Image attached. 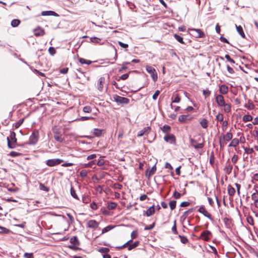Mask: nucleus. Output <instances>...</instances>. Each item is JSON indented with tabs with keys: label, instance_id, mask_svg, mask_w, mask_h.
<instances>
[{
	"label": "nucleus",
	"instance_id": "1",
	"mask_svg": "<svg viewBox=\"0 0 258 258\" xmlns=\"http://www.w3.org/2000/svg\"><path fill=\"white\" fill-rule=\"evenodd\" d=\"M7 141L9 148L11 149L15 148L17 143V139L16 138V134L15 132H11L10 136L7 137Z\"/></svg>",
	"mask_w": 258,
	"mask_h": 258
},
{
	"label": "nucleus",
	"instance_id": "2",
	"mask_svg": "<svg viewBox=\"0 0 258 258\" xmlns=\"http://www.w3.org/2000/svg\"><path fill=\"white\" fill-rule=\"evenodd\" d=\"M113 100L118 104H127L129 103L130 100L126 97H121L118 95H113Z\"/></svg>",
	"mask_w": 258,
	"mask_h": 258
},
{
	"label": "nucleus",
	"instance_id": "3",
	"mask_svg": "<svg viewBox=\"0 0 258 258\" xmlns=\"http://www.w3.org/2000/svg\"><path fill=\"white\" fill-rule=\"evenodd\" d=\"M191 145L196 149H200L204 147V139H199L198 141L195 140L194 139H190Z\"/></svg>",
	"mask_w": 258,
	"mask_h": 258
},
{
	"label": "nucleus",
	"instance_id": "4",
	"mask_svg": "<svg viewBox=\"0 0 258 258\" xmlns=\"http://www.w3.org/2000/svg\"><path fill=\"white\" fill-rule=\"evenodd\" d=\"M191 32V35L196 38H204L205 36L204 33L200 29L188 28Z\"/></svg>",
	"mask_w": 258,
	"mask_h": 258
},
{
	"label": "nucleus",
	"instance_id": "5",
	"mask_svg": "<svg viewBox=\"0 0 258 258\" xmlns=\"http://www.w3.org/2000/svg\"><path fill=\"white\" fill-rule=\"evenodd\" d=\"M39 138V132L38 130H34L33 131L32 134L29 137V144L34 145L35 144Z\"/></svg>",
	"mask_w": 258,
	"mask_h": 258
},
{
	"label": "nucleus",
	"instance_id": "6",
	"mask_svg": "<svg viewBox=\"0 0 258 258\" xmlns=\"http://www.w3.org/2000/svg\"><path fill=\"white\" fill-rule=\"evenodd\" d=\"M146 70L150 74L153 80L155 82L158 79V75L156 70L151 66H146Z\"/></svg>",
	"mask_w": 258,
	"mask_h": 258
},
{
	"label": "nucleus",
	"instance_id": "7",
	"mask_svg": "<svg viewBox=\"0 0 258 258\" xmlns=\"http://www.w3.org/2000/svg\"><path fill=\"white\" fill-rule=\"evenodd\" d=\"M63 160L60 159H49L46 161V164L49 167H52L57 165L63 162Z\"/></svg>",
	"mask_w": 258,
	"mask_h": 258
},
{
	"label": "nucleus",
	"instance_id": "8",
	"mask_svg": "<svg viewBox=\"0 0 258 258\" xmlns=\"http://www.w3.org/2000/svg\"><path fill=\"white\" fill-rule=\"evenodd\" d=\"M198 212L203 214L205 217H207L210 220H213L212 215L206 210L204 206H202L200 207L198 209Z\"/></svg>",
	"mask_w": 258,
	"mask_h": 258
},
{
	"label": "nucleus",
	"instance_id": "9",
	"mask_svg": "<svg viewBox=\"0 0 258 258\" xmlns=\"http://www.w3.org/2000/svg\"><path fill=\"white\" fill-rule=\"evenodd\" d=\"M215 101L219 107H222L225 103L224 97L221 94L216 96Z\"/></svg>",
	"mask_w": 258,
	"mask_h": 258
},
{
	"label": "nucleus",
	"instance_id": "10",
	"mask_svg": "<svg viewBox=\"0 0 258 258\" xmlns=\"http://www.w3.org/2000/svg\"><path fill=\"white\" fill-rule=\"evenodd\" d=\"M156 171V167L154 165L151 169L148 168L146 171V176L150 178L153 174H155Z\"/></svg>",
	"mask_w": 258,
	"mask_h": 258
},
{
	"label": "nucleus",
	"instance_id": "11",
	"mask_svg": "<svg viewBox=\"0 0 258 258\" xmlns=\"http://www.w3.org/2000/svg\"><path fill=\"white\" fill-rule=\"evenodd\" d=\"M211 232L208 230L204 231L201 234V237L206 241H208L210 239V235Z\"/></svg>",
	"mask_w": 258,
	"mask_h": 258
},
{
	"label": "nucleus",
	"instance_id": "12",
	"mask_svg": "<svg viewBox=\"0 0 258 258\" xmlns=\"http://www.w3.org/2000/svg\"><path fill=\"white\" fill-rule=\"evenodd\" d=\"M164 139L166 142H169L171 144H175L176 142L175 137L172 134H169L165 136Z\"/></svg>",
	"mask_w": 258,
	"mask_h": 258
},
{
	"label": "nucleus",
	"instance_id": "13",
	"mask_svg": "<svg viewBox=\"0 0 258 258\" xmlns=\"http://www.w3.org/2000/svg\"><path fill=\"white\" fill-rule=\"evenodd\" d=\"M192 118L189 115H181L179 116L178 120L179 122L183 123L186 121H189Z\"/></svg>",
	"mask_w": 258,
	"mask_h": 258
},
{
	"label": "nucleus",
	"instance_id": "14",
	"mask_svg": "<svg viewBox=\"0 0 258 258\" xmlns=\"http://www.w3.org/2000/svg\"><path fill=\"white\" fill-rule=\"evenodd\" d=\"M98 225L99 223L94 220H90L87 223V227L91 228H96Z\"/></svg>",
	"mask_w": 258,
	"mask_h": 258
},
{
	"label": "nucleus",
	"instance_id": "15",
	"mask_svg": "<svg viewBox=\"0 0 258 258\" xmlns=\"http://www.w3.org/2000/svg\"><path fill=\"white\" fill-rule=\"evenodd\" d=\"M150 130H151L150 127H149V126L145 127L138 133L137 136L138 137H140L145 135H147L150 132Z\"/></svg>",
	"mask_w": 258,
	"mask_h": 258
},
{
	"label": "nucleus",
	"instance_id": "16",
	"mask_svg": "<svg viewBox=\"0 0 258 258\" xmlns=\"http://www.w3.org/2000/svg\"><path fill=\"white\" fill-rule=\"evenodd\" d=\"M105 82V78L104 77H101L99 78L98 80V90L99 91H102L103 88V84Z\"/></svg>",
	"mask_w": 258,
	"mask_h": 258
},
{
	"label": "nucleus",
	"instance_id": "17",
	"mask_svg": "<svg viewBox=\"0 0 258 258\" xmlns=\"http://www.w3.org/2000/svg\"><path fill=\"white\" fill-rule=\"evenodd\" d=\"M232 168V165L230 163L227 162L224 170L227 174H229L231 173Z\"/></svg>",
	"mask_w": 258,
	"mask_h": 258
},
{
	"label": "nucleus",
	"instance_id": "18",
	"mask_svg": "<svg viewBox=\"0 0 258 258\" xmlns=\"http://www.w3.org/2000/svg\"><path fill=\"white\" fill-rule=\"evenodd\" d=\"M228 91V87L225 85H222L219 87V92L221 94H226Z\"/></svg>",
	"mask_w": 258,
	"mask_h": 258
},
{
	"label": "nucleus",
	"instance_id": "19",
	"mask_svg": "<svg viewBox=\"0 0 258 258\" xmlns=\"http://www.w3.org/2000/svg\"><path fill=\"white\" fill-rule=\"evenodd\" d=\"M132 72H136V73H137V71H133V72L128 71L127 73L123 74L120 77H119L118 78L116 79V80L117 81H119L120 80H125L126 79H127L128 78V77L129 76V74L132 73Z\"/></svg>",
	"mask_w": 258,
	"mask_h": 258
},
{
	"label": "nucleus",
	"instance_id": "20",
	"mask_svg": "<svg viewBox=\"0 0 258 258\" xmlns=\"http://www.w3.org/2000/svg\"><path fill=\"white\" fill-rule=\"evenodd\" d=\"M155 213V209L154 206L150 207L146 212L145 215L149 217L153 215Z\"/></svg>",
	"mask_w": 258,
	"mask_h": 258
},
{
	"label": "nucleus",
	"instance_id": "21",
	"mask_svg": "<svg viewBox=\"0 0 258 258\" xmlns=\"http://www.w3.org/2000/svg\"><path fill=\"white\" fill-rule=\"evenodd\" d=\"M102 130L94 128L92 131V135L96 137H100L102 135Z\"/></svg>",
	"mask_w": 258,
	"mask_h": 258
},
{
	"label": "nucleus",
	"instance_id": "22",
	"mask_svg": "<svg viewBox=\"0 0 258 258\" xmlns=\"http://www.w3.org/2000/svg\"><path fill=\"white\" fill-rule=\"evenodd\" d=\"M41 15L42 16H58V15L54 11H43L41 13Z\"/></svg>",
	"mask_w": 258,
	"mask_h": 258
},
{
	"label": "nucleus",
	"instance_id": "23",
	"mask_svg": "<svg viewBox=\"0 0 258 258\" xmlns=\"http://www.w3.org/2000/svg\"><path fill=\"white\" fill-rule=\"evenodd\" d=\"M222 107H223L224 111L226 113H229L231 111V105L229 103H226L225 102Z\"/></svg>",
	"mask_w": 258,
	"mask_h": 258
},
{
	"label": "nucleus",
	"instance_id": "24",
	"mask_svg": "<svg viewBox=\"0 0 258 258\" xmlns=\"http://www.w3.org/2000/svg\"><path fill=\"white\" fill-rule=\"evenodd\" d=\"M244 107L246 108L248 110H252L254 108L255 106L253 103L250 100H249L247 101V103L244 105Z\"/></svg>",
	"mask_w": 258,
	"mask_h": 258
},
{
	"label": "nucleus",
	"instance_id": "25",
	"mask_svg": "<svg viewBox=\"0 0 258 258\" xmlns=\"http://www.w3.org/2000/svg\"><path fill=\"white\" fill-rule=\"evenodd\" d=\"M236 30L239 35L242 37L245 38V34L243 31L242 27L241 26H237L235 25Z\"/></svg>",
	"mask_w": 258,
	"mask_h": 258
},
{
	"label": "nucleus",
	"instance_id": "26",
	"mask_svg": "<svg viewBox=\"0 0 258 258\" xmlns=\"http://www.w3.org/2000/svg\"><path fill=\"white\" fill-rule=\"evenodd\" d=\"M232 134L230 132H228L225 135H223V139L224 140L229 141L232 139Z\"/></svg>",
	"mask_w": 258,
	"mask_h": 258
},
{
	"label": "nucleus",
	"instance_id": "27",
	"mask_svg": "<svg viewBox=\"0 0 258 258\" xmlns=\"http://www.w3.org/2000/svg\"><path fill=\"white\" fill-rule=\"evenodd\" d=\"M227 190L230 196H233L235 193V189L231 185L228 186Z\"/></svg>",
	"mask_w": 258,
	"mask_h": 258
},
{
	"label": "nucleus",
	"instance_id": "28",
	"mask_svg": "<svg viewBox=\"0 0 258 258\" xmlns=\"http://www.w3.org/2000/svg\"><path fill=\"white\" fill-rule=\"evenodd\" d=\"M239 144V140L237 138H234L232 140L231 143L229 145V147H236Z\"/></svg>",
	"mask_w": 258,
	"mask_h": 258
},
{
	"label": "nucleus",
	"instance_id": "29",
	"mask_svg": "<svg viewBox=\"0 0 258 258\" xmlns=\"http://www.w3.org/2000/svg\"><path fill=\"white\" fill-rule=\"evenodd\" d=\"M70 242L74 245H79L80 243L76 236H73L70 239Z\"/></svg>",
	"mask_w": 258,
	"mask_h": 258
},
{
	"label": "nucleus",
	"instance_id": "30",
	"mask_svg": "<svg viewBox=\"0 0 258 258\" xmlns=\"http://www.w3.org/2000/svg\"><path fill=\"white\" fill-rule=\"evenodd\" d=\"M117 204L115 202H109L107 203V207L108 210H113L117 207Z\"/></svg>",
	"mask_w": 258,
	"mask_h": 258
},
{
	"label": "nucleus",
	"instance_id": "31",
	"mask_svg": "<svg viewBox=\"0 0 258 258\" xmlns=\"http://www.w3.org/2000/svg\"><path fill=\"white\" fill-rule=\"evenodd\" d=\"M54 139L57 141V142H59L60 143H61L63 141V138L61 137V136H60L58 133H56V132H54Z\"/></svg>",
	"mask_w": 258,
	"mask_h": 258
},
{
	"label": "nucleus",
	"instance_id": "32",
	"mask_svg": "<svg viewBox=\"0 0 258 258\" xmlns=\"http://www.w3.org/2000/svg\"><path fill=\"white\" fill-rule=\"evenodd\" d=\"M34 34L36 36H43L44 34V31L41 29H35Z\"/></svg>",
	"mask_w": 258,
	"mask_h": 258
},
{
	"label": "nucleus",
	"instance_id": "33",
	"mask_svg": "<svg viewBox=\"0 0 258 258\" xmlns=\"http://www.w3.org/2000/svg\"><path fill=\"white\" fill-rule=\"evenodd\" d=\"M252 119V116L249 114L245 115L242 117V120L245 122L251 121Z\"/></svg>",
	"mask_w": 258,
	"mask_h": 258
},
{
	"label": "nucleus",
	"instance_id": "34",
	"mask_svg": "<svg viewBox=\"0 0 258 258\" xmlns=\"http://www.w3.org/2000/svg\"><path fill=\"white\" fill-rule=\"evenodd\" d=\"M200 124L204 128H206L208 127V120L206 118H203L200 121Z\"/></svg>",
	"mask_w": 258,
	"mask_h": 258
},
{
	"label": "nucleus",
	"instance_id": "35",
	"mask_svg": "<svg viewBox=\"0 0 258 258\" xmlns=\"http://www.w3.org/2000/svg\"><path fill=\"white\" fill-rule=\"evenodd\" d=\"M90 41L92 43H96V44L100 43L101 39H100L99 38H97L96 37H91L90 38Z\"/></svg>",
	"mask_w": 258,
	"mask_h": 258
},
{
	"label": "nucleus",
	"instance_id": "36",
	"mask_svg": "<svg viewBox=\"0 0 258 258\" xmlns=\"http://www.w3.org/2000/svg\"><path fill=\"white\" fill-rule=\"evenodd\" d=\"M20 24V21L18 19H14L11 22V25L13 27H17Z\"/></svg>",
	"mask_w": 258,
	"mask_h": 258
},
{
	"label": "nucleus",
	"instance_id": "37",
	"mask_svg": "<svg viewBox=\"0 0 258 258\" xmlns=\"http://www.w3.org/2000/svg\"><path fill=\"white\" fill-rule=\"evenodd\" d=\"M139 244V241H135L133 244H131L128 246V250H132L133 249L136 248V247H137Z\"/></svg>",
	"mask_w": 258,
	"mask_h": 258
},
{
	"label": "nucleus",
	"instance_id": "38",
	"mask_svg": "<svg viewBox=\"0 0 258 258\" xmlns=\"http://www.w3.org/2000/svg\"><path fill=\"white\" fill-rule=\"evenodd\" d=\"M174 37L177 41H178L180 43H182V44L184 43V41H183V38L182 37L179 36L178 35H177L176 34H175L174 35Z\"/></svg>",
	"mask_w": 258,
	"mask_h": 258
},
{
	"label": "nucleus",
	"instance_id": "39",
	"mask_svg": "<svg viewBox=\"0 0 258 258\" xmlns=\"http://www.w3.org/2000/svg\"><path fill=\"white\" fill-rule=\"evenodd\" d=\"M247 222L251 225H254V220L251 216H248L246 218Z\"/></svg>",
	"mask_w": 258,
	"mask_h": 258
},
{
	"label": "nucleus",
	"instance_id": "40",
	"mask_svg": "<svg viewBox=\"0 0 258 258\" xmlns=\"http://www.w3.org/2000/svg\"><path fill=\"white\" fill-rule=\"evenodd\" d=\"M39 188L40 190L45 191H48L49 189L48 187L45 186L43 183H39Z\"/></svg>",
	"mask_w": 258,
	"mask_h": 258
},
{
	"label": "nucleus",
	"instance_id": "41",
	"mask_svg": "<svg viewBox=\"0 0 258 258\" xmlns=\"http://www.w3.org/2000/svg\"><path fill=\"white\" fill-rule=\"evenodd\" d=\"M169 205L170 207V208L171 210H174L176 205V201H171L169 202Z\"/></svg>",
	"mask_w": 258,
	"mask_h": 258
},
{
	"label": "nucleus",
	"instance_id": "42",
	"mask_svg": "<svg viewBox=\"0 0 258 258\" xmlns=\"http://www.w3.org/2000/svg\"><path fill=\"white\" fill-rule=\"evenodd\" d=\"M79 62L82 64H90L92 63V61L89 60H86L82 58H79Z\"/></svg>",
	"mask_w": 258,
	"mask_h": 258
},
{
	"label": "nucleus",
	"instance_id": "43",
	"mask_svg": "<svg viewBox=\"0 0 258 258\" xmlns=\"http://www.w3.org/2000/svg\"><path fill=\"white\" fill-rule=\"evenodd\" d=\"M178 236L180 238V241L183 244H186L188 242V239L186 237H185L184 236H181L180 235Z\"/></svg>",
	"mask_w": 258,
	"mask_h": 258
},
{
	"label": "nucleus",
	"instance_id": "44",
	"mask_svg": "<svg viewBox=\"0 0 258 258\" xmlns=\"http://www.w3.org/2000/svg\"><path fill=\"white\" fill-rule=\"evenodd\" d=\"M113 227H114V226L109 225V226L104 228L102 230V234L105 233L109 231V230H111Z\"/></svg>",
	"mask_w": 258,
	"mask_h": 258
},
{
	"label": "nucleus",
	"instance_id": "45",
	"mask_svg": "<svg viewBox=\"0 0 258 258\" xmlns=\"http://www.w3.org/2000/svg\"><path fill=\"white\" fill-rule=\"evenodd\" d=\"M180 101V97L178 94H176L173 99H172V102L178 103Z\"/></svg>",
	"mask_w": 258,
	"mask_h": 258
},
{
	"label": "nucleus",
	"instance_id": "46",
	"mask_svg": "<svg viewBox=\"0 0 258 258\" xmlns=\"http://www.w3.org/2000/svg\"><path fill=\"white\" fill-rule=\"evenodd\" d=\"M228 124V122L227 120H223L222 121V129L223 131H225L227 129Z\"/></svg>",
	"mask_w": 258,
	"mask_h": 258
},
{
	"label": "nucleus",
	"instance_id": "47",
	"mask_svg": "<svg viewBox=\"0 0 258 258\" xmlns=\"http://www.w3.org/2000/svg\"><path fill=\"white\" fill-rule=\"evenodd\" d=\"M82 201L84 203L87 204L91 201V200L88 196H84L82 198Z\"/></svg>",
	"mask_w": 258,
	"mask_h": 258
},
{
	"label": "nucleus",
	"instance_id": "48",
	"mask_svg": "<svg viewBox=\"0 0 258 258\" xmlns=\"http://www.w3.org/2000/svg\"><path fill=\"white\" fill-rule=\"evenodd\" d=\"M71 194L74 198H75L76 199H78V197L76 192V191L73 187H71Z\"/></svg>",
	"mask_w": 258,
	"mask_h": 258
},
{
	"label": "nucleus",
	"instance_id": "49",
	"mask_svg": "<svg viewBox=\"0 0 258 258\" xmlns=\"http://www.w3.org/2000/svg\"><path fill=\"white\" fill-rule=\"evenodd\" d=\"M244 150L245 153H246L247 154H252L254 152V150L252 148H247V147L244 148Z\"/></svg>",
	"mask_w": 258,
	"mask_h": 258
},
{
	"label": "nucleus",
	"instance_id": "50",
	"mask_svg": "<svg viewBox=\"0 0 258 258\" xmlns=\"http://www.w3.org/2000/svg\"><path fill=\"white\" fill-rule=\"evenodd\" d=\"M170 130V127L168 125H164L162 128V131L165 133H168Z\"/></svg>",
	"mask_w": 258,
	"mask_h": 258
},
{
	"label": "nucleus",
	"instance_id": "51",
	"mask_svg": "<svg viewBox=\"0 0 258 258\" xmlns=\"http://www.w3.org/2000/svg\"><path fill=\"white\" fill-rule=\"evenodd\" d=\"M220 143V147L221 149H223L226 145L225 140H224L223 139H222L221 138H220L219 141Z\"/></svg>",
	"mask_w": 258,
	"mask_h": 258
},
{
	"label": "nucleus",
	"instance_id": "52",
	"mask_svg": "<svg viewBox=\"0 0 258 258\" xmlns=\"http://www.w3.org/2000/svg\"><path fill=\"white\" fill-rule=\"evenodd\" d=\"M98 251L101 253H107L109 251V249L107 247H101L99 249Z\"/></svg>",
	"mask_w": 258,
	"mask_h": 258
},
{
	"label": "nucleus",
	"instance_id": "53",
	"mask_svg": "<svg viewBox=\"0 0 258 258\" xmlns=\"http://www.w3.org/2000/svg\"><path fill=\"white\" fill-rule=\"evenodd\" d=\"M77 71L80 73V74H79L77 73H76V75H77V76L79 78H81L83 77V76L85 77V73L84 72H82L81 70H80V69H77Z\"/></svg>",
	"mask_w": 258,
	"mask_h": 258
},
{
	"label": "nucleus",
	"instance_id": "54",
	"mask_svg": "<svg viewBox=\"0 0 258 258\" xmlns=\"http://www.w3.org/2000/svg\"><path fill=\"white\" fill-rule=\"evenodd\" d=\"M91 111V108L89 106H86L83 108V111L85 113H90Z\"/></svg>",
	"mask_w": 258,
	"mask_h": 258
},
{
	"label": "nucleus",
	"instance_id": "55",
	"mask_svg": "<svg viewBox=\"0 0 258 258\" xmlns=\"http://www.w3.org/2000/svg\"><path fill=\"white\" fill-rule=\"evenodd\" d=\"M10 155L11 157H17V156H19L21 155V154L20 153L15 152V151H12L10 152Z\"/></svg>",
	"mask_w": 258,
	"mask_h": 258
},
{
	"label": "nucleus",
	"instance_id": "56",
	"mask_svg": "<svg viewBox=\"0 0 258 258\" xmlns=\"http://www.w3.org/2000/svg\"><path fill=\"white\" fill-rule=\"evenodd\" d=\"M216 119L220 121H223V115L222 114L219 113L216 116Z\"/></svg>",
	"mask_w": 258,
	"mask_h": 258
},
{
	"label": "nucleus",
	"instance_id": "57",
	"mask_svg": "<svg viewBox=\"0 0 258 258\" xmlns=\"http://www.w3.org/2000/svg\"><path fill=\"white\" fill-rule=\"evenodd\" d=\"M23 121H24V119L22 118V119H20L16 123H15V128H18L23 123Z\"/></svg>",
	"mask_w": 258,
	"mask_h": 258
},
{
	"label": "nucleus",
	"instance_id": "58",
	"mask_svg": "<svg viewBox=\"0 0 258 258\" xmlns=\"http://www.w3.org/2000/svg\"><path fill=\"white\" fill-rule=\"evenodd\" d=\"M138 230H134L131 233V237L132 239H135L138 236Z\"/></svg>",
	"mask_w": 258,
	"mask_h": 258
},
{
	"label": "nucleus",
	"instance_id": "59",
	"mask_svg": "<svg viewBox=\"0 0 258 258\" xmlns=\"http://www.w3.org/2000/svg\"><path fill=\"white\" fill-rule=\"evenodd\" d=\"M88 174V171L86 170H82L80 172V175L82 177H85L87 176Z\"/></svg>",
	"mask_w": 258,
	"mask_h": 258
},
{
	"label": "nucleus",
	"instance_id": "60",
	"mask_svg": "<svg viewBox=\"0 0 258 258\" xmlns=\"http://www.w3.org/2000/svg\"><path fill=\"white\" fill-rule=\"evenodd\" d=\"M238 159V155L234 154L231 158V161L233 163L235 164L237 162Z\"/></svg>",
	"mask_w": 258,
	"mask_h": 258
},
{
	"label": "nucleus",
	"instance_id": "61",
	"mask_svg": "<svg viewBox=\"0 0 258 258\" xmlns=\"http://www.w3.org/2000/svg\"><path fill=\"white\" fill-rule=\"evenodd\" d=\"M203 95H205V96L206 97H208L210 95L211 92L208 89H207L204 90L203 91Z\"/></svg>",
	"mask_w": 258,
	"mask_h": 258
},
{
	"label": "nucleus",
	"instance_id": "62",
	"mask_svg": "<svg viewBox=\"0 0 258 258\" xmlns=\"http://www.w3.org/2000/svg\"><path fill=\"white\" fill-rule=\"evenodd\" d=\"M181 196V194L179 192H177V191H175L173 194V197L175 199H179Z\"/></svg>",
	"mask_w": 258,
	"mask_h": 258
},
{
	"label": "nucleus",
	"instance_id": "63",
	"mask_svg": "<svg viewBox=\"0 0 258 258\" xmlns=\"http://www.w3.org/2000/svg\"><path fill=\"white\" fill-rule=\"evenodd\" d=\"M24 257L25 258H34L33 253L26 252L24 254Z\"/></svg>",
	"mask_w": 258,
	"mask_h": 258
},
{
	"label": "nucleus",
	"instance_id": "64",
	"mask_svg": "<svg viewBox=\"0 0 258 258\" xmlns=\"http://www.w3.org/2000/svg\"><path fill=\"white\" fill-rule=\"evenodd\" d=\"M251 200L253 201H258V194H254V193H253L251 195Z\"/></svg>",
	"mask_w": 258,
	"mask_h": 258
}]
</instances>
